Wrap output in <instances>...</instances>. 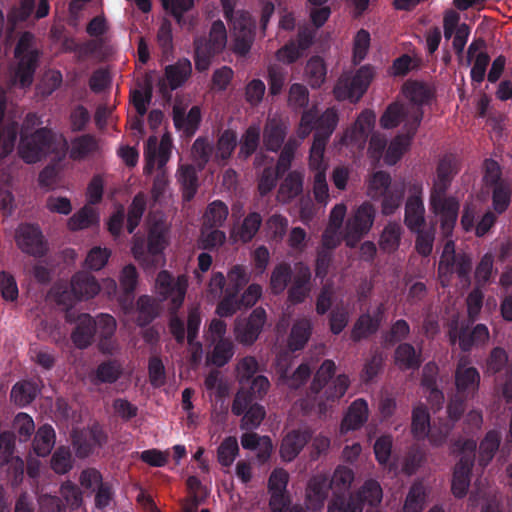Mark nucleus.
Returning a JSON list of instances; mask_svg holds the SVG:
<instances>
[{"instance_id": "61", "label": "nucleus", "mask_w": 512, "mask_h": 512, "mask_svg": "<svg viewBox=\"0 0 512 512\" xmlns=\"http://www.w3.org/2000/svg\"><path fill=\"white\" fill-rule=\"evenodd\" d=\"M237 144V133L231 129L224 130L217 141L215 159L225 161L230 158Z\"/></svg>"}, {"instance_id": "58", "label": "nucleus", "mask_w": 512, "mask_h": 512, "mask_svg": "<svg viewBox=\"0 0 512 512\" xmlns=\"http://www.w3.org/2000/svg\"><path fill=\"white\" fill-rule=\"evenodd\" d=\"M512 195V183L501 181L494 186L492 191V206L497 214L504 213L510 204Z\"/></svg>"}, {"instance_id": "16", "label": "nucleus", "mask_w": 512, "mask_h": 512, "mask_svg": "<svg viewBox=\"0 0 512 512\" xmlns=\"http://www.w3.org/2000/svg\"><path fill=\"white\" fill-rule=\"evenodd\" d=\"M374 72L370 66H363L354 73H344L334 87V96L337 100L357 102L366 92Z\"/></svg>"}, {"instance_id": "11", "label": "nucleus", "mask_w": 512, "mask_h": 512, "mask_svg": "<svg viewBox=\"0 0 512 512\" xmlns=\"http://www.w3.org/2000/svg\"><path fill=\"white\" fill-rule=\"evenodd\" d=\"M471 267V256L466 252L456 253L454 241H447L443 248L438 267V275L441 284L447 286L454 275H457L460 281L466 284L469 281Z\"/></svg>"}, {"instance_id": "33", "label": "nucleus", "mask_w": 512, "mask_h": 512, "mask_svg": "<svg viewBox=\"0 0 512 512\" xmlns=\"http://www.w3.org/2000/svg\"><path fill=\"white\" fill-rule=\"evenodd\" d=\"M288 355L284 354L277 358L276 369L279 374V384L287 385L290 389H297L310 376L311 368L307 364H301L291 377L287 376Z\"/></svg>"}, {"instance_id": "6", "label": "nucleus", "mask_w": 512, "mask_h": 512, "mask_svg": "<svg viewBox=\"0 0 512 512\" xmlns=\"http://www.w3.org/2000/svg\"><path fill=\"white\" fill-rule=\"evenodd\" d=\"M153 289L158 299L167 302L168 309L171 313L176 314L185 300L188 276L181 274L175 277L171 272L162 270L157 274ZM169 327L176 340L183 342L185 338L184 325L176 315L171 317Z\"/></svg>"}, {"instance_id": "49", "label": "nucleus", "mask_w": 512, "mask_h": 512, "mask_svg": "<svg viewBox=\"0 0 512 512\" xmlns=\"http://www.w3.org/2000/svg\"><path fill=\"white\" fill-rule=\"evenodd\" d=\"M327 67L319 56L311 57L305 66L304 78L312 88H319L326 79Z\"/></svg>"}, {"instance_id": "2", "label": "nucleus", "mask_w": 512, "mask_h": 512, "mask_svg": "<svg viewBox=\"0 0 512 512\" xmlns=\"http://www.w3.org/2000/svg\"><path fill=\"white\" fill-rule=\"evenodd\" d=\"M405 103L396 101L390 104L380 119L385 129L403 125L410 132L417 131L423 119V107L429 104L433 97V89L425 83L408 81L402 87Z\"/></svg>"}, {"instance_id": "17", "label": "nucleus", "mask_w": 512, "mask_h": 512, "mask_svg": "<svg viewBox=\"0 0 512 512\" xmlns=\"http://www.w3.org/2000/svg\"><path fill=\"white\" fill-rule=\"evenodd\" d=\"M227 43L226 28L221 21L213 23L209 39L207 41L197 40L195 42V67L198 71H206L212 58L223 51Z\"/></svg>"}, {"instance_id": "35", "label": "nucleus", "mask_w": 512, "mask_h": 512, "mask_svg": "<svg viewBox=\"0 0 512 512\" xmlns=\"http://www.w3.org/2000/svg\"><path fill=\"white\" fill-rule=\"evenodd\" d=\"M384 308L380 304L377 307L362 315L352 330L354 340H360L374 333L383 320Z\"/></svg>"}, {"instance_id": "54", "label": "nucleus", "mask_w": 512, "mask_h": 512, "mask_svg": "<svg viewBox=\"0 0 512 512\" xmlns=\"http://www.w3.org/2000/svg\"><path fill=\"white\" fill-rule=\"evenodd\" d=\"M406 188L409 189L408 182L395 183L390 190L380 197L382 198V213L384 215H391L399 208Z\"/></svg>"}, {"instance_id": "8", "label": "nucleus", "mask_w": 512, "mask_h": 512, "mask_svg": "<svg viewBox=\"0 0 512 512\" xmlns=\"http://www.w3.org/2000/svg\"><path fill=\"white\" fill-rule=\"evenodd\" d=\"M116 329V320L109 314H101L93 319L88 314H81L77 318V326L72 333V340L79 348L87 347L93 335L99 334L102 338L100 349L104 353H112L115 349L114 342L108 340Z\"/></svg>"}, {"instance_id": "47", "label": "nucleus", "mask_w": 512, "mask_h": 512, "mask_svg": "<svg viewBox=\"0 0 512 512\" xmlns=\"http://www.w3.org/2000/svg\"><path fill=\"white\" fill-rule=\"evenodd\" d=\"M310 270L307 266L300 265L297 268V273L294 276L292 286L289 290V300L292 303H300L308 295Z\"/></svg>"}, {"instance_id": "20", "label": "nucleus", "mask_w": 512, "mask_h": 512, "mask_svg": "<svg viewBox=\"0 0 512 512\" xmlns=\"http://www.w3.org/2000/svg\"><path fill=\"white\" fill-rule=\"evenodd\" d=\"M453 425L451 423L441 424L438 428L430 426V416L427 410L422 406H417L412 414V433L417 439L428 437L431 445H442Z\"/></svg>"}, {"instance_id": "22", "label": "nucleus", "mask_w": 512, "mask_h": 512, "mask_svg": "<svg viewBox=\"0 0 512 512\" xmlns=\"http://www.w3.org/2000/svg\"><path fill=\"white\" fill-rule=\"evenodd\" d=\"M409 192L411 195L408 197L405 204L404 223L406 227L412 231H419L425 228V207L422 200V184L415 181H409Z\"/></svg>"}, {"instance_id": "29", "label": "nucleus", "mask_w": 512, "mask_h": 512, "mask_svg": "<svg viewBox=\"0 0 512 512\" xmlns=\"http://www.w3.org/2000/svg\"><path fill=\"white\" fill-rule=\"evenodd\" d=\"M289 475L281 468L275 469L268 481L270 493V507L272 512H284L286 506L285 491L288 484Z\"/></svg>"}, {"instance_id": "41", "label": "nucleus", "mask_w": 512, "mask_h": 512, "mask_svg": "<svg viewBox=\"0 0 512 512\" xmlns=\"http://www.w3.org/2000/svg\"><path fill=\"white\" fill-rule=\"evenodd\" d=\"M241 444L244 449L256 451L260 462H266L273 451L271 439L268 436H259L255 433L243 434Z\"/></svg>"}, {"instance_id": "53", "label": "nucleus", "mask_w": 512, "mask_h": 512, "mask_svg": "<svg viewBox=\"0 0 512 512\" xmlns=\"http://www.w3.org/2000/svg\"><path fill=\"white\" fill-rule=\"evenodd\" d=\"M273 159H268L263 154H258L255 159L256 166H264L263 173L259 179L258 188L262 195L269 193L276 184L277 173L272 169Z\"/></svg>"}, {"instance_id": "63", "label": "nucleus", "mask_w": 512, "mask_h": 512, "mask_svg": "<svg viewBox=\"0 0 512 512\" xmlns=\"http://www.w3.org/2000/svg\"><path fill=\"white\" fill-rule=\"evenodd\" d=\"M259 140L260 125H250L240 139L239 157L248 158L258 147Z\"/></svg>"}, {"instance_id": "36", "label": "nucleus", "mask_w": 512, "mask_h": 512, "mask_svg": "<svg viewBox=\"0 0 512 512\" xmlns=\"http://www.w3.org/2000/svg\"><path fill=\"white\" fill-rule=\"evenodd\" d=\"M287 132L286 123L278 117H269L263 131L264 146L270 151H277L283 144Z\"/></svg>"}, {"instance_id": "55", "label": "nucleus", "mask_w": 512, "mask_h": 512, "mask_svg": "<svg viewBox=\"0 0 512 512\" xmlns=\"http://www.w3.org/2000/svg\"><path fill=\"white\" fill-rule=\"evenodd\" d=\"M311 334V322L308 319H301L294 323L288 340V347L291 351L302 349L307 343Z\"/></svg>"}, {"instance_id": "26", "label": "nucleus", "mask_w": 512, "mask_h": 512, "mask_svg": "<svg viewBox=\"0 0 512 512\" xmlns=\"http://www.w3.org/2000/svg\"><path fill=\"white\" fill-rule=\"evenodd\" d=\"M375 124V114L364 111L360 114L351 130H347L341 138V144L352 148L363 149L369 133Z\"/></svg>"}, {"instance_id": "15", "label": "nucleus", "mask_w": 512, "mask_h": 512, "mask_svg": "<svg viewBox=\"0 0 512 512\" xmlns=\"http://www.w3.org/2000/svg\"><path fill=\"white\" fill-rule=\"evenodd\" d=\"M222 5L226 18L232 24L233 50L239 55H245L253 42L254 21L248 12H233L232 0H222Z\"/></svg>"}, {"instance_id": "38", "label": "nucleus", "mask_w": 512, "mask_h": 512, "mask_svg": "<svg viewBox=\"0 0 512 512\" xmlns=\"http://www.w3.org/2000/svg\"><path fill=\"white\" fill-rule=\"evenodd\" d=\"M368 419V404L363 399H357L349 406L345 414L340 430L342 433L357 430Z\"/></svg>"}, {"instance_id": "51", "label": "nucleus", "mask_w": 512, "mask_h": 512, "mask_svg": "<svg viewBox=\"0 0 512 512\" xmlns=\"http://www.w3.org/2000/svg\"><path fill=\"white\" fill-rule=\"evenodd\" d=\"M191 62L184 58L166 67L165 74L171 89L180 87L191 75Z\"/></svg>"}, {"instance_id": "39", "label": "nucleus", "mask_w": 512, "mask_h": 512, "mask_svg": "<svg viewBox=\"0 0 512 512\" xmlns=\"http://www.w3.org/2000/svg\"><path fill=\"white\" fill-rule=\"evenodd\" d=\"M398 127H401V132L390 142L384 155V162L387 165H394L400 160L417 132H410L403 125H399Z\"/></svg>"}, {"instance_id": "1", "label": "nucleus", "mask_w": 512, "mask_h": 512, "mask_svg": "<svg viewBox=\"0 0 512 512\" xmlns=\"http://www.w3.org/2000/svg\"><path fill=\"white\" fill-rule=\"evenodd\" d=\"M458 170V160L455 156H443L437 165L429 192V210L444 237L452 235L458 219L460 199L454 195H447V190Z\"/></svg>"}, {"instance_id": "44", "label": "nucleus", "mask_w": 512, "mask_h": 512, "mask_svg": "<svg viewBox=\"0 0 512 512\" xmlns=\"http://www.w3.org/2000/svg\"><path fill=\"white\" fill-rule=\"evenodd\" d=\"M482 46V42H473L468 48V58L473 61L471 78L476 82L483 81L489 63V56L483 51Z\"/></svg>"}, {"instance_id": "42", "label": "nucleus", "mask_w": 512, "mask_h": 512, "mask_svg": "<svg viewBox=\"0 0 512 512\" xmlns=\"http://www.w3.org/2000/svg\"><path fill=\"white\" fill-rule=\"evenodd\" d=\"M310 435L306 431L288 433L281 444L280 454L284 461H292L302 450Z\"/></svg>"}, {"instance_id": "45", "label": "nucleus", "mask_w": 512, "mask_h": 512, "mask_svg": "<svg viewBox=\"0 0 512 512\" xmlns=\"http://www.w3.org/2000/svg\"><path fill=\"white\" fill-rule=\"evenodd\" d=\"M304 175L302 172H290L281 182L277 198L282 203H287L298 196L303 189Z\"/></svg>"}, {"instance_id": "50", "label": "nucleus", "mask_w": 512, "mask_h": 512, "mask_svg": "<svg viewBox=\"0 0 512 512\" xmlns=\"http://www.w3.org/2000/svg\"><path fill=\"white\" fill-rule=\"evenodd\" d=\"M178 182L182 186L183 199L190 201L197 191V176L192 165L180 164L176 173Z\"/></svg>"}, {"instance_id": "27", "label": "nucleus", "mask_w": 512, "mask_h": 512, "mask_svg": "<svg viewBox=\"0 0 512 512\" xmlns=\"http://www.w3.org/2000/svg\"><path fill=\"white\" fill-rule=\"evenodd\" d=\"M328 493L327 478L322 475L315 476L309 482L306 492V509L295 505L288 512H318L324 505Z\"/></svg>"}, {"instance_id": "43", "label": "nucleus", "mask_w": 512, "mask_h": 512, "mask_svg": "<svg viewBox=\"0 0 512 512\" xmlns=\"http://www.w3.org/2000/svg\"><path fill=\"white\" fill-rule=\"evenodd\" d=\"M437 372L438 367L434 363H428L423 370L422 386L425 393H428L427 398L432 408L439 409L444 401V396L435 386Z\"/></svg>"}, {"instance_id": "24", "label": "nucleus", "mask_w": 512, "mask_h": 512, "mask_svg": "<svg viewBox=\"0 0 512 512\" xmlns=\"http://www.w3.org/2000/svg\"><path fill=\"white\" fill-rule=\"evenodd\" d=\"M449 338L452 344L458 341L462 350H469L473 345L485 343L489 339V331L485 325L478 324L469 332L463 324L454 320L450 325Z\"/></svg>"}, {"instance_id": "23", "label": "nucleus", "mask_w": 512, "mask_h": 512, "mask_svg": "<svg viewBox=\"0 0 512 512\" xmlns=\"http://www.w3.org/2000/svg\"><path fill=\"white\" fill-rule=\"evenodd\" d=\"M232 412L235 415L245 413L242 422V429H253L260 425L265 417L263 406L253 403L251 396L247 395L242 388L236 395L232 405Z\"/></svg>"}, {"instance_id": "48", "label": "nucleus", "mask_w": 512, "mask_h": 512, "mask_svg": "<svg viewBox=\"0 0 512 512\" xmlns=\"http://www.w3.org/2000/svg\"><path fill=\"white\" fill-rule=\"evenodd\" d=\"M98 223L99 213L97 209L90 205H85L69 218L67 226L70 230L77 231L87 229Z\"/></svg>"}, {"instance_id": "46", "label": "nucleus", "mask_w": 512, "mask_h": 512, "mask_svg": "<svg viewBox=\"0 0 512 512\" xmlns=\"http://www.w3.org/2000/svg\"><path fill=\"white\" fill-rule=\"evenodd\" d=\"M105 440L102 430L95 426L92 429L85 431L84 439L76 432L73 434V443L77 447V453L80 456H87L94 447L101 445Z\"/></svg>"}, {"instance_id": "18", "label": "nucleus", "mask_w": 512, "mask_h": 512, "mask_svg": "<svg viewBox=\"0 0 512 512\" xmlns=\"http://www.w3.org/2000/svg\"><path fill=\"white\" fill-rule=\"evenodd\" d=\"M475 449L476 443L473 440H466L463 443L458 442L454 446L453 452L456 453L460 459L453 473L452 492L454 496L458 498L465 496L467 492V488L470 483L469 474L474 460Z\"/></svg>"}, {"instance_id": "25", "label": "nucleus", "mask_w": 512, "mask_h": 512, "mask_svg": "<svg viewBox=\"0 0 512 512\" xmlns=\"http://www.w3.org/2000/svg\"><path fill=\"white\" fill-rule=\"evenodd\" d=\"M266 321V312L262 308H256L248 320L238 319L234 328V335L238 342L251 345L258 338Z\"/></svg>"}, {"instance_id": "30", "label": "nucleus", "mask_w": 512, "mask_h": 512, "mask_svg": "<svg viewBox=\"0 0 512 512\" xmlns=\"http://www.w3.org/2000/svg\"><path fill=\"white\" fill-rule=\"evenodd\" d=\"M476 208L472 204H466L463 209V214L460 224L464 231L469 232L475 229V234L478 237L484 236L495 224L496 215L492 211H487L475 225Z\"/></svg>"}, {"instance_id": "57", "label": "nucleus", "mask_w": 512, "mask_h": 512, "mask_svg": "<svg viewBox=\"0 0 512 512\" xmlns=\"http://www.w3.org/2000/svg\"><path fill=\"white\" fill-rule=\"evenodd\" d=\"M391 177L384 171H376L367 180V195L379 199L391 188Z\"/></svg>"}, {"instance_id": "32", "label": "nucleus", "mask_w": 512, "mask_h": 512, "mask_svg": "<svg viewBox=\"0 0 512 512\" xmlns=\"http://www.w3.org/2000/svg\"><path fill=\"white\" fill-rule=\"evenodd\" d=\"M138 274L133 265L125 266L120 274V287L123 291L124 298H120L119 302L124 312V325H128L129 314L132 311L133 292L137 285Z\"/></svg>"}, {"instance_id": "3", "label": "nucleus", "mask_w": 512, "mask_h": 512, "mask_svg": "<svg viewBox=\"0 0 512 512\" xmlns=\"http://www.w3.org/2000/svg\"><path fill=\"white\" fill-rule=\"evenodd\" d=\"M249 281V273L243 265H234L227 272H213L206 289V297L216 300L223 296L216 308L220 317H229L239 310L238 293Z\"/></svg>"}, {"instance_id": "19", "label": "nucleus", "mask_w": 512, "mask_h": 512, "mask_svg": "<svg viewBox=\"0 0 512 512\" xmlns=\"http://www.w3.org/2000/svg\"><path fill=\"white\" fill-rule=\"evenodd\" d=\"M225 333L226 323L218 318L211 320L205 332L206 340L214 345L209 360L217 366L225 365L234 355L233 343L224 337Z\"/></svg>"}, {"instance_id": "28", "label": "nucleus", "mask_w": 512, "mask_h": 512, "mask_svg": "<svg viewBox=\"0 0 512 512\" xmlns=\"http://www.w3.org/2000/svg\"><path fill=\"white\" fill-rule=\"evenodd\" d=\"M16 242L23 252L34 256L46 251L41 231L34 225H21L16 233Z\"/></svg>"}, {"instance_id": "21", "label": "nucleus", "mask_w": 512, "mask_h": 512, "mask_svg": "<svg viewBox=\"0 0 512 512\" xmlns=\"http://www.w3.org/2000/svg\"><path fill=\"white\" fill-rule=\"evenodd\" d=\"M374 218L375 211L372 204L365 202L360 205L346 222L344 235L346 245L354 247L370 231Z\"/></svg>"}, {"instance_id": "10", "label": "nucleus", "mask_w": 512, "mask_h": 512, "mask_svg": "<svg viewBox=\"0 0 512 512\" xmlns=\"http://www.w3.org/2000/svg\"><path fill=\"white\" fill-rule=\"evenodd\" d=\"M169 245V227L162 215H155L148 219V246L147 252L141 239H135L131 248L134 258L144 267L154 265L147 254L157 256L163 253Z\"/></svg>"}, {"instance_id": "4", "label": "nucleus", "mask_w": 512, "mask_h": 512, "mask_svg": "<svg viewBox=\"0 0 512 512\" xmlns=\"http://www.w3.org/2000/svg\"><path fill=\"white\" fill-rule=\"evenodd\" d=\"M335 371V363L326 360L316 372L311 385V393L306 400L301 401L303 409H312L317 406L318 413H324L328 406L344 396L349 379L346 375H339L334 380L328 381Z\"/></svg>"}, {"instance_id": "56", "label": "nucleus", "mask_w": 512, "mask_h": 512, "mask_svg": "<svg viewBox=\"0 0 512 512\" xmlns=\"http://www.w3.org/2000/svg\"><path fill=\"white\" fill-rule=\"evenodd\" d=\"M55 444V432L50 425L41 426L34 438L33 447L38 456H47Z\"/></svg>"}, {"instance_id": "34", "label": "nucleus", "mask_w": 512, "mask_h": 512, "mask_svg": "<svg viewBox=\"0 0 512 512\" xmlns=\"http://www.w3.org/2000/svg\"><path fill=\"white\" fill-rule=\"evenodd\" d=\"M173 121L178 130L188 136L193 135L201 121V109L198 106H193L186 114L185 107L175 104L173 107Z\"/></svg>"}, {"instance_id": "7", "label": "nucleus", "mask_w": 512, "mask_h": 512, "mask_svg": "<svg viewBox=\"0 0 512 512\" xmlns=\"http://www.w3.org/2000/svg\"><path fill=\"white\" fill-rule=\"evenodd\" d=\"M68 144L61 134L52 133L47 129H40L28 135L24 132L21 136L19 154L27 163L40 161L48 154H54L55 160L65 157Z\"/></svg>"}, {"instance_id": "40", "label": "nucleus", "mask_w": 512, "mask_h": 512, "mask_svg": "<svg viewBox=\"0 0 512 512\" xmlns=\"http://www.w3.org/2000/svg\"><path fill=\"white\" fill-rule=\"evenodd\" d=\"M201 324V315L199 308H191L188 313L187 320V339L191 352L192 361L197 363L201 360L203 350L199 342H195L198 330Z\"/></svg>"}, {"instance_id": "9", "label": "nucleus", "mask_w": 512, "mask_h": 512, "mask_svg": "<svg viewBox=\"0 0 512 512\" xmlns=\"http://www.w3.org/2000/svg\"><path fill=\"white\" fill-rule=\"evenodd\" d=\"M99 291L100 284L94 276L86 272H78L72 277L69 287L62 284L55 285L48 297L57 304L68 308L77 301L93 298Z\"/></svg>"}, {"instance_id": "52", "label": "nucleus", "mask_w": 512, "mask_h": 512, "mask_svg": "<svg viewBox=\"0 0 512 512\" xmlns=\"http://www.w3.org/2000/svg\"><path fill=\"white\" fill-rule=\"evenodd\" d=\"M402 236V227L399 223L389 222L383 229L380 239L379 247L386 253L395 252L399 245Z\"/></svg>"}, {"instance_id": "31", "label": "nucleus", "mask_w": 512, "mask_h": 512, "mask_svg": "<svg viewBox=\"0 0 512 512\" xmlns=\"http://www.w3.org/2000/svg\"><path fill=\"white\" fill-rule=\"evenodd\" d=\"M347 207L343 204H337L333 207L329 217V224L324 231L322 245L325 249L337 247L342 239L341 226L346 215Z\"/></svg>"}, {"instance_id": "64", "label": "nucleus", "mask_w": 512, "mask_h": 512, "mask_svg": "<svg viewBox=\"0 0 512 512\" xmlns=\"http://www.w3.org/2000/svg\"><path fill=\"white\" fill-rule=\"evenodd\" d=\"M426 501V489L420 484H414L404 503V512H421Z\"/></svg>"}, {"instance_id": "12", "label": "nucleus", "mask_w": 512, "mask_h": 512, "mask_svg": "<svg viewBox=\"0 0 512 512\" xmlns=\"http://www.w3.org/2000/svg\"><path fill=\"white\" fill-rule=\"evenodd\" d=\"M38 56V50L34 47V37L30 33H24L15 48L17 66L12 71L14 83L22 88L32 84Z\"/></svg>"}, {"instance_id": "14", "label": "nucleus", "mask_w": 512, "mask_h": 512, "mask_svg": "<svg viewBox=\"0 0 512 512\" xmlns=\"http://www.w3.org/2000/svg\"><path fill=\"white\" fill-rule=\"evenodd\" d=\"M338 123V115L335 109H327L318 117L317 107L305 110L301 116L296 135L300 140H304L315 128L314 138H322L327 142Z\"/></svg>"}, {"instance_id": "60", "label": "nucleus", "mask_w": 512, "mask_h": 512, "mask_svg": "<svg viewBox=\"0 0 512 512\" xmlns=\"http://www.w3.org/2000/svg\"><path fill=\"white\" fill-rule=\"evenodd\" d=\"M239 454L238 440L234 436L223 439L217 448V460L220 465L230 467Z\"/></svg>"}, {"instance_id": "5", "label": "nucleus", "mask_w": 512, "mask_h": 512, "mask_svg": "<svg viewBox=\"0 0 512 512\" xmlns=\"http://www.w3.org/2000/svg\"><path fill=\"white\" fill-rule=\"evenodd\" d=\"M173 148L172 137L164 133L158 142L156 136H150L144 148V174L151 175L155 169L159 171L153 181L151 196L156 203H161L168 195L169 180L166 171Z\"/></svg>"}, {"instance_id": "62", "label": "nucleus", "mask_w": 512, "mask_h": 512, "mask_svg": "<svg viewBox=\"0 0 512 512\" xmlns=\"http://www.w3.org/2000/svg\"><path fill=\"white\" fill-rule=\"evenodd\" d=\"M325 146L326 141L322 138H314L309 156V168L314 174H326L328 165L324 160Z\"/></svg>"}, {"instance_id": "59", "label": "nucleus", "mask_w": 512, "mask_h": 512, "mask_svg": "<svg viewBox=\"0 0 512 512\" xmlns=\"http://www.w3.org/2000/svg\"><path fill=\"white\" fill-rule=\"evenodd\" d=\"M39 387L35 382L23 381L13 386L11 399L18 406L29 404L38 394Z\"/></svg>"}, {"instance_id": "37", "label": "nucleus", "mask_w": 512, "mask_h": 512, "mask_svg": "<svg viewBox=\"0 0 512 512\" xmlns=\"http://www.w3.org/2000/svg\"><path fill=\"white\" fill-rule=\"evenodd\" d=\"M314 35L311 32H300L298 43L290 42L279 49L276 57L280 62L290 64L299 59L304 51L312 44Z\"/></svg>"}, {"instance_id": "13", "label": "nucleus", "mask_w": 512, "mask_h": 512, "mask_svg": "<svg viewBox=\"0 0 512 512\" xmlns=\"http://www.w3.org/2000/svg\"><path fill=\"white\" fill-rule=\"evenodd\" d=\"M480 375L476 368L470 366L465 361H460L455 372V385L457 396H473L479 387ZM463 412V399H452L448 405V416L453 423L459 419Z\"/></svg>"}]
</instances>
